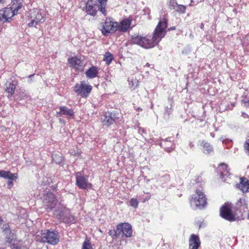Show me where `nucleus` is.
Here are the masks:
<instances>
[{"label": "nucleus", "instance_id": "1", "mask_svg": "<svg viewBox=\"0 0 249 249\" xmlns=\"http://www.w3.org/2000/svg\"><path fill=\"white\" fill-rule=\"evenodd\" d=\"M167 19L163 18L160 19L157 25L153 35L145 36H137L133 38L134 44L138 45L145 49H150L158 44L166 33Z\"/></svg>", "mask_w": 249, "mask_h": 249}, {"label": "nucleus", "instance_id": "2", "mask_svg": "<svg viewBox=\"0 0 249 249\" xmlns=\"http://www.w3.org/2000/svg\"><path fill=\"white\" fill-rule=\"evenodd\" d=\"M35 239L37 242L55 245L59 242V237L57 231L45 230L36 232Z\"/></svg>", "mask_w": 249, "mask_h": 249}, {"label": "nucleus", "instance_id": "3", "mask_svg": "<svg viewBox=\"0 0 249 249\" xmlns=\"http://www.w3.org/2000/svg\"><path fill=\"white\" fill-rule=\"evenodd\" d=\"M43 204L48 212L53 211L54 215L58 212L59 205H62L61 203H58L56 197L52 192H48L44 194Z\"/></svg>", "mask_w": 249, "mask_h": 249}, {"label": "nucleus", "instance_id": "4", "mask_svg": "<svg viewBox=\"0 0 249 249\" xmlns=\"http://www.w3.org/2000/svg\"><path fill=\"white\" fill-rule=\"evenodd\" d=\"M190 203L193 209H201L206 206V198L201 190H196V194L193 195L190 199Z\"/></svg>", "mask_w": 249, "mask_h": 249}, {"label": "nucleus", "instance_id": "5", "mask_svg": "<svg viewBox=\"0 0 249 249\" xmlns=\"http://www.w3.org/2000/svg\"><path fill=\"white\" fill-rule=\"evenodd\" d=\"M58 212L55 213V215L60 221L65 223H73L75 222V217L70 213L69 209L66 208L63 205H59Z\"/></svg>", "mask_w": 249, "mask_h": 249}, {"label": "nucleus", "instance_id": "6", "mask_svg": "<svg viewBox=\"0 0 249 249\" xmlns=\"http://www.w3.org/2000/svg\"><path fill=\"white\" fill-rule=\"evenodd\" d=\"M31 22L28 23L29 27H36L37 25L42 23L45 20V14L40 10L35 9L30 14Z\"/></svg>", "mask_w": 249, "mask_h": 249}, {"label": "nucleus", "instance_id": "7", "mask_svg": "<svg viewBox=\"0 0 249 249\" xmlns=\"http://www.w3.org/2000/svg\"><path fill=\"white\" fill-rule=\"evenodd\" d=\"M118 23L114 21L113 19L107 18L102 23L101 31L103 35L107 36L109 34L114 33L117 30Z\"/></svg>", "mask_w": 249, "mask_h": 249}, {"label": "nucleus", "instance_id": "8", "mask_svg": "<svg viewBox=\"0 0 249 249\" xmlns=\"http://www.w3.org/2000/svg\"><path fill=\"white\" fill-rule=\"evenodd\" d=\"M92 89L91 86L87 85L85 81L76 84L74 87V90L78 95L83 98H87Z\"/></svg>", "mask_w": 249, "mask_h": 249}, {"label": "nucleus", "instance_id": "9", "mask_svg": "<svg viewBox=\"0 0 249 249\" xmlns=\"http://www.w3.org/2000/svg\"><path fill=\"white\" fill-rule=\"evenodd\" d=\"M76 184L81 189H87L91 188L92 184L88 182V177L84 176L81 172H78L75 173Z\"/></svg>", "mask_w": 249, "mask_h": 249}, {"label": "nucleus", "instance_id": "10", "mask_svg": "<svg viewBox=\"0 0 249 249\" xmlns=\"http://www.w3.org/2000/svg\"><path fill=\"white\" fill-rule=\"evenodd\" d=\"M220 214L222 218L229 221H234L237 219L231 212V206L229 203H225L220 208Z\"/></svg>", "mask_w": 249, "mask_h": 249}, {"label": "nucleus", "instance_id": "11", "mask_svg": "<svg viewBox=\"0 0 249 249\" xmlns=\"http://www.w3.org/2000/svg\"><path fill=\"white\" fill-rule=\"evenodd\" d=\"M118 119V113L115 112H107L102 116L101 120L103 125L109 126L112 124Z\"/></svg>", "mask_w": 249, "mask_h": 249}, {"label": "nucleus", "instance_id": "12", "mask_svg": "<svg viewBox=\"0 0 249 249\" xmlns=\"http://www.w3.org/2000/svg\"><path fill=\"white\" fill-rule=\"evenodd\" d=\"M117 229L120 234L122 233L126 237H131L132 235L131 225L128 223H122L117 226Z\"/></svg>", "mask_w": 249, "mask_h": 249}, {"label": "nucleus", "instance_id": "13", "mask_svg": "<svg viewBox=\"0 0 249 249\" xmlns=\"http://www.w3.org/2000/svg\"><path fill=\"white\" fill-rule=\"evenodd\" d=\"M68 62L70 66L76 71H82L85 66L84 63L76 56L69 58Z\"/></svg>", "mask_w": 249, "mask_h": 249}, {"label": "nucleus", "instance_id": "14", "mask_svg": "<svg viewBox=\"0 0 249 249\" xmlns=\"http://www.w3.org/2000/svg\"><path fill=\"white\" fill-rule=\"evenodd\" d=\"M14 16L12 9L9 7L0 10V21L6 22Z\"/></svg>", "mask_w": 249, "mask_h": 249}, {"label": "nucleus", "instance_id": "15", "mask_svg": "<svg viewBox=\"0 0 249 249\" xmlns=\"http://www.w3.org/2000/svg\"><path fill=\"white\" fill-rule=\"evenodd\" d=\"M1 229L5 236L6 242L9 244L12 243L15 239V234L11 231L8 224H3Z\"/></svg>", "mask_w": 249, "mask_h": 249}, {"label": "nucleus", "instance_id": "16", "mask_svg": "<svg viewBox=\"0 0 249 249\" xmlns=\"http://www.w3.org/2000/svg\"><path fill=\"white\" fill-rule=\"evenodd\" d=\"M217 172L220 178L224 181L226 180V178L230 176V171L227 164L223 163L220 164L217 168Z\"/></svg>", "mask_w": 249, "mask_h": 249}, {"label": "nucleus", "instance_id": "17", "mask_svg": "<svg viewBox=\"0 0 249 249\" xmlns=\"http://www.w3.org/2000/svg\"><path fill=\"white\" fill-rule=\"evenodd\" d=\"M200 241L198 236L192 234L189 240L190 249H198L200 245Z\"/></svg>", "mask_w": 249, "mask_h": 249}, {"label": "nucleus", "instance_id": "18", "mask_svg": "<svg viewBox=\"0 0 249 249\" xmlns=\"http://www.w3.org/2000/svg\"><path fill=\"white\" fill-rule=\"evenodd\" d=\"M162 141L163 142L160 143V145L162 147L166 152L170 153L174 149L175 146L172 142L171 137L167 138L165 139L162 140Z\"/></svg>", "mask_w": 249, "mask_h": 249}, {"label": "nucleus", "instance_id": "19", "mask_svg": "<svg viewBox=\"0 0 249 249\" xmlns=\"http://www.w3.org/2000/svg\"><path fill=\"white\" fill-rule=\"evenodd\" d=\"M59 110H61L63 116H64L67 119L71 120L74 118L75 112L73 109L69 108L66 106H60Z\"/></svg>", "mask_w": 249, "mask_h": 249}, {"label": "nucleus", "instance_id": "20", "mask_svg": "<svg viewBox=\"0 0 249 249\" xmlns=\"http://www.w3.org/2000/svg\"><path fill=\"white\" fill-rule=\"evenodd\" d=\"M92 2V0H89L86 5V12L88 14L92 16L96 15L97 12L98 11V4L93 5L90 4V2Z\"/></svg>", "mask_w": 249, "mask_h": 249}, {"label": "nucleus", "instance_id": "21", "mask_svg": "<svg viewBox=\"0 0 249 249\" xmlns=\"http://www.w3.org/2000/svg\"><path fill=\"white\" fill-rule=\"evenodd\" d=\"M130 24L131 20L128 19H124L119 25L118 24L117 29L123 32H126L130 27Z\"/></svg>", "mask_w": 249, "mask_h": 249}, {"label": "nucleus", "instance_id": "22", "mask_svg": "<svg viewBox=\"0 0 249 249\" xmlns=\"http://www.w3.org/2000/svg\"><path fill=\"white\" fill-rule=\"evenodd\" d=\"M98 69L95 66H92L89 68L86 72L85 74L87 78L93 79L97 76Z\"/></svg>", "mask_w": 249, "mask_h": 249}, {"label": "nucleus", "instance_id": "23", "mask_svg": "<svg viewBox=\"0 0 249 249\" xmlns=\"http://www.w3.org/2000/svg\"><path fill=\"white\" fill-rule=\"evenodd\" d=\"M239 188L243 193L249 192V180H247L245 178H240Z\"/></svg>", "mask_w": 249, "mask_h": 249}, {"label": "nucleus", "instance_id": "24", "mask_svg": "<svg viewBox=\"0 0 249 249\" xmlns=\"http://www.w3.org/2000/svg\"><path fill=\"white\" fill-rule=\"evenodd\" d=\"M0 177L8 180H15L17 179L18 176L16 174H13L9 171L1 170L0 171Z\"/></svg>", "mask_w": 249, "mask_h": 249}, {"label": "nucleus", "instance_id": "25", "mask_svg": "<svg viewBox=\"0 0 249 249\" xmlns=\"http://www.w3.org/2000/svg\"><path fill=\"white\" fill-rule=\"evenodd\" d=\"M98 0V8L104 16L107 15V11L106 9L107 1V0Z\"/></svg>", "mask_w": 249, "mask_h": 249}, {"label": "nucleus", "instance_id": "26", "mask_svg": "<svg viewBox=\"0 0 249 249\" xmlns=\"http://www.w3.org/2000/svg\"><path fill=\"white\" fill-rule=\"evenodd\" d=\"M16 85L12 83H9L6 85L5 91L8 93V97H11L15 92Z\"/></svg>", "mask_w": 249, "mask_h": 249}, {"label": "nucleus", "instance_id": "27", "mask_svg": "<svg viewBox=\"0 0 249 249\" xmlns=\"http://www.w3.org/2000/svg\"><path fill=\"white\" fill-rule=\"evenodd\" d=\"M201 145L203 147V152L206 154H210L213 151V148L210 143L202 141L201 142Z\"/></svg>", "mask_w": 249, "mask_h": 249}, {"label": "nucleus", "instance_id": "28", "mask_svg": "<svg viewBox=\"0 0 249 249\" xmlns=\"http://www.w3.org/2000/svg\"><path fill=\"white\" fill-rule=\"evenodd\" d=\"M22 2L19 1L13 2L12 6L10 8L12 9L14 15H15L18 13V11L22 8Z\"/></svg>", "mask_w": 249, "mask_h": 249}, {"label": "nucleus", "instance_id": "29", "mask_svg": "<svg viewBox=\"0 0 249 249\" xmlns=\"http://www.w3.org/2000/svg\"><path fill=\"white\" fill-rule=\"evenodd\" d=\"M114 59L113 55L110 52H107L104 55L103 60L107 65H109Z\"/></svg>", "mask_w": 249, "mask_h": 249}, {"label": "nucleus", "instance_id": "30", "mask_svg": "<svg viewBox=\"0 0 249 249\" xmlns=\"http://www.w3.org/2000/svg\"><path fill=\"white\" fill-rule=\"evenodd\" d=\"M128 81L129 87L131 89H134L138 87L139 82L136 78L132 77L131 78H128Z\"/></svg>", "mask_w": 249, "mask_h": 249}, {"label": "nucleus", "instance_id": "31", "mask_svg": "<svg viewBox=\"0 0 249 249\" xmlns=\"http://www.w3.org/2000/svg\"><path fill=\"white\" fill-rule=\"evenodd\" d=\"M236 205L237 207H239L240 210H243L244 212H246L248 210L247 205L244 199L240 198L237 202Z\"/></svg>", "mask_w": 249, "mask_h": 249}, {"label": "nucleus", "instance_id": "32", "mask_svg": "<svg viewBox=\"0 0 249 249\" xmlns=\"http://www.w3.org/2000/svg\"><path fill=\"white\" fill-rule=\"evenodd\" d=\"M186 7L185 6L178 4L175 6V8H172L175 11L180 14H184L186 12Z\"/></svg>", "mask_w": 249, "mask_h": 249}, {"label": "nucleus", "instance_id": "33", "mask_svg": "<svg viewBox=\"0 0 249 249\" xmlns=\"http://www.w3.org/2000/svg\"><path fill=\"white\" fill-rule=\"evenodd\" d=\"M108 234L113 239L118 238L120 235L119 231H118L117 229L116 230H110L108 232Z\"/></svg>", "mask_w": 249, "mask_h": 249}, {"label": "nucleus", "instance_id": "34", "mask_svg": "<svg viewBox=\"0 0 249 249\" xmlns=\"http://www.w3.org/2000/svg\"><path fill=\"white\" fill-rule=\"evenodd\" d=\"M82 249H93L89 240L86 239L82 245Z\"/></svg>", "mask_w": 249, "mask_h": 249}, {"label": "nucleus", "instance_id": "35", "mask_svg": "<svg viewBox=\"0 0 249 249\" xmlns=\"http://www.w3.org/2000/svg\"><path fill=\"white\" fill-rule=\"evenodd\" d=\"M139 202L136 198H132L129 201V205L134 208H137L138 206Z\"/></svg>", "mask_w": 249, "mask_h": 249}, {"label": "nucleus", "instance_id": "36", "mask_svg": "<svg viewBox=\"0 0 249 249\" xmlns=\"http://www.w3.org/2000/svg\"><path fill=\"white\" fill-rule=\"evenodd\" d=\"M178 4L177 0H170L168 4V7L170 9L175 8V6Z\"/></svg>", "mask_w": 249, "mask_h": 249}, {"label": "nucleus", "instance_id": "37", "mask_svg": "<svg viewBox=\"0 0 249 249\" xmlns=\"http://www.w3.org/2000/svg\"><path fill=\"white\" fill-rule=\"evenodd\" d=\"M53 160L56 163H59L62 161V159L61 156H59L57 155L53 156Z\"/></svg>", "mask_w": 249, "mask_h": 249}, {"label": "nucleus", "instance_id": "38", "mask_svg": "<svg viewBox=\"0 0 249 249\" xmlns=\"http://www.w3.org/2000/svg\"><path fill=\"white\" fill-rule=\"evenodd\" d=\"M28 96L26 93L22 92L19 93L18 98L20 100H22L24 99V98H28Z\"/></svg>", "mask_w": 249, "mask_h": 249}, {"label": "nucleus", "instance_id": "39", "mask_svg": "<svg viewBox=\"0 0 249 249\" xmlns=\"http://www.w3.org/2000/svg\"><path fill=\"white\" fill-rule=\"evenodd\" d=\"M244 146L245 149L247 151V153L249 156V139L246 141Z\"/></svg>", "mask_w": 249, "mask_h": 249}, {"label": "nucleus", "instance_id": "40", "mask_svg": "<svg viewBox=\"0 0 249 249\" xmlns=\"http://www.w3.org/2000/svg\"><path fill=\"white\" fill-rule=\"evenodd\" d=\"M151 195L149 193H147V196L145 198H142L140 199L142 201V202H144L146 201L149 200L151 198Z\"/></svg>", "mask_w": 249, "mask_h": 249}, {"label": "nucleus", "instance_id": "41", "mask_svg": "<svg viewBox=\"0 0 249 249\" xmlns=\"http://www.w3.org/2000/svg\"><path fill=\"white\" fill-rule=\"evenodd\" d=\"M204 0H191V4H190V5H192V3H193V4H196L197 3L201 2L202 1H203Z\"/></svg>", "mask_w": 249, "mask_h": 249}, {"label": "nucleus", "instance_id": "42", "mask_svg": "<svg viewBox=\"0 0 249 249\" xmlns=\"http://www.w3.org/2000/svg\"><path fill=\"white\" fill-rule=\"evenodd\" d=\"M243 103L244 104L245 106L249 107V100L245 99L242 100Z\"/></svg>", "mask_w": 249, "mask_h": 249}, {"label": "nucleus", "instance_id": "43", "mask_svg": "<svg viewBox=\"0 0 249 249\" xmlns=\"http://www.w3.org/2000/svg\"><path fill=\"white\" fill-rule=\"evenodd\" d=\"M13 180H9L8 181L7 184L9 188H10L13 185Z\"/></svg>", "mask_w": 249, "mask_h": 249}, {"label": "nucleus", "instance_id": "44", "mask_svg": "<svg viewBox=\"0 0 249 249\" xmlns=\"http://www.w3.org/2000/svg\"><path fill=\"white\" fill-rule=\"evenodd\" d=\"M62 116H63V114H61V110H60L59 111L56 112V117H60Z\"/></svg>", "mask_w": 249, "mask_h": 249}, {"label": "nucleus", "instance_id": "45", "mask_svg": "<svg viewBox=\"0 0 249 249\" xmlns=\"http://www.w3.org/2000/svg\"><path fill=\"white\" fill-rule=\"evenodd\" d=\"M12 249H22L21 247L15 246L14 245L11 246Z\"/></svg>", "mask_w": 249, "mask_h": 249}, {"label": "nucleus", "instance_id": "46", "mask_svg": "<svg viewBox=\"0 0 249 249\" xmlns=\"http://www.w3.org/2000/svg\"><path fill=\"white\" fill-rule=\"evenodd\" d=\"M242 116L244 118H247L249 117L248 115L246 113H243L242 114Z\"/></svg>", "mask_w": 249, "mask_h": 249}, {"label": "nucleus", "instance_id": "47", "mask_svg": "<svg viewBox=\"0 0 249 249\" xmlns=\"http://www.w3.org/2000/svg\"><path fill=\"white\" fill-rule=\"evenodd\" d=\"M59 120L60 123H62L63 124H65V122L64 120H63V119L59 118Z\"/></svg>", "mask_w": 249, "mask_h": 249}, {"label": "nucleus", "instance_id": "48", "mask_svg": "<svg viewBox=\"0 0 249 249\" xmlns=\"http://www.w3.org/2000/svg\"><path fill=\"white\" fill-rule=\"evenodd\" d=\"M189 145H190V147L191 148H192L194 146V145L193 144V143L192 142H190V143H189Z\"/></svg>", "mask_w": 249, "mask_h": 249}, {"label": "nucleus", "instance_id": "49", "mask_svg": "<svg viewBox=\"0 0 249 249\" xmlns=\"http://www.w3.org/2000/svg\"><path fill=\"white\" fill-rule=\"evenodd\" d=\"M5 2V0H0V4H3Z\"/></svg>", "mask_w": 249, "mask_h": 249}, {"label": "nucleus", "instance_id": "50", "mask_svg": "<svg viewBox=\"0 0 249 249\" xmlns=\"http://www.w3.org/2000/svg\"><path fill=\"white\" fill-rule=\"evenodd\" d=\"M13 2H18L19 1H22L21 0H12Z\"/></svg>", "mask_w": 249, "mask_h": 249}, {"label": "nucleus", "instance_id": "51", "mask_svg": "<svg viewBox=\"0 0 249 249\" xmlns=\"http://www.w3.org/2000/svg\"><path fill=\"white\" fill-rule=\"evenodd\" d=\"M137 110L138 111H142V109L140 107H138L137 108Z\"/></svg>", "mask_w": 249, "mask_h": 249}, {"label": "nucleus", "instance_id": "52", "mask_svg": "<svg viewBox=\"0 0 249 249\" xmlns=\"http://www.w3.org/2000/svg\"><path fill=\"white\" fill-rule=\"evenodd\" d=\"M166 112L167 113L168 115H169L170 113H171V111H168L167 108L166 109Z\"/></svg>", "mask_w": 249, "mask_h": 249}, {"label": "nucleus", "instance_id": "53", "mask_svg": "<svg viewBox=\"0 0 249 249\" xmlns=\"http://www.w3.org/2000/svg\"><path fill=\"white\" fill-rule=\"evenodd\" d=\"M166 145L168 147H170V143H166Z\"/></svg>", "mask_w": 249, "mask_h": 249}, {"label": "nucleus", "instance_id": "54", "mask_svg": "<svg viewBox=\"0 0 249 249\" xmlns=\"http://www.w3.org/2000/svg\"><path fill=\"white\" fill-rule=\"evenodd\" d=\"M170 30H175V27H171V28L170 29Z\"/></svg>", "mask_w": 249, "mask_h": 249}, {"label": "nucleus", "instance_id": "55", "mask_svg": "<svg viewBox=\"0 0 249 249\" xmlns=\"http://www.w3.org/2000/svg\"><path fill=\"white\" fill-rule=\"evenodd\" d=\"M145 66H146V67H149V66H150V64H149L148 63H147L145 64Z\"/></svg>", "mask_w": 249, "mask_h": 249}, {"label": "nucleus", "instance_id": "56", "mask_svg": "<svg viewBox=\"0 0 249 249\" xmlns=\"http://www.w3.org/2000/svg\"><path fill=\"white\" fill-rule=\"evenodd\" d=\"M203 27H204V24L203 23H202L201 25V28L203 29Z\"/></svg>", "mask_w": 249, "mask_h": 249}, {"label": "nucleus", "instance_id": "57", "mask_svg": "<svg viewBox=\"0 0 249 249\" xmlns=\"http://www.w3.org/2000/svg\"><path fill=\"white\" fill-rule=\"evenodd\" d=\"M34 76V74H33V75H29V78H31L32 76Z\"/></svg>", "mask_w": 249, "mask_h": 249}, {"label": "nucleus", "instance_id": "58", "mask_svg": "<svg viewBox=\"0 0 249 249\" xmlns=\"http://www.w3.org/2000/svg\"><path fill=\"white\" fill-rule=\"evenodd\" d=\"M2 221V220L1 218L0 217V224L1 223Z\"/></svg>", "mask_w": 249, "mask_h": 249}, {"label": "nucleus", "instance_id": "59", "mask_svg": "<svg viewBox=\"0 0 249 249\" xmlns=\"http://www.w3.org/2000/svg\"><path fill=\"white\" fill-rule=\"evenodd\" d=\"M142 133L145 132H144V130L143 129H142Z\"/></svg>", "mask_w": 249, "mask_h": 249}, {"label": "nucleus", "instance_id": "60", "mask_svg": "<svg viewBox=\"0 0 249 249\" xmlns=\"http://www.w3.org/2000/svg\"><path fill=\"white\" fill-rule=\"evenodd\" d=\"M248 219H249V214H248Z\"/></svg>", "mask_w": 249, "mask_h": 249}, {"label": "nucleus", "instance_id": "61", "mask_svg": "<svg viewBox=\"0 0 249 249\" xmlns=\"http://www.w3.org/2000/svg\"><path fill=\"white\" fill-rule=\"evenodd\" d=\"M211 135H212V136H213V137H214V136H213V135H212V134H211Z\"/></svg>", "mask_w": 249, "mask_h": 249}, {"label": "nucleus", "instance_id": "62", "mask_svg": "<svg viewBox=\"0 0 249 249\" xmlns=\"http://www.w3.org/2000/svg\"><path fill=\"white\" fill-rule=\"evenodd\" d=\"M211 135H212V136H213V137H214V136H213V135H212V134H211Z\"/></svg>", "mask_w": 249, "mask_h": 249}, {"label": "nucleus", "instance_id": "63", "mask_svg": "<svg viewBox=\"0 0 249 249\" xmlns=\"http://www.w3.org/2000/svg\"><path fill=\"white\" fill-rule=\"evenodd\" d=\"M211 135H212V136H213V137H214V136H213V135H212V134H211Z\"/></svg>", "mask_w": 249, "mask_h": 249}]
</instances>
